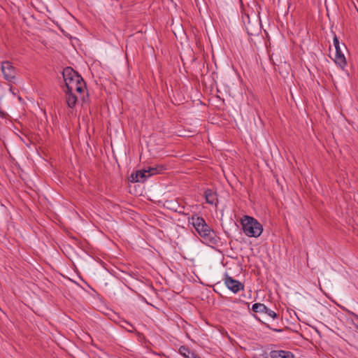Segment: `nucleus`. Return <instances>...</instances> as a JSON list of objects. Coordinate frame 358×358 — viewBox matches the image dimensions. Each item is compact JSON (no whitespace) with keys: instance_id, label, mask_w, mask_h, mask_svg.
I'll list each match as a JSON object with an SVG mask.
<instances>
[{"instance_id":"1","label":"nucleus","mask_w":358,"mask_h":358,"mask_svg":"<svg viewBox=\"0 0 358 358\" xmlns=\"http://www.w3.org/2000/svg\"><path fill=\"white\" fill-rule=\"evenodd\" d=\"M188 223L192 224L196 232L203 240L209 244L217 243L218 238L216 233L206 222L205 220L198 215H193L188 217Z\"/></svg>"},{"instance_id":"2","label":"nucleus","mask_w":358,"mask_h":358,"mask_svg":"<svg viewBox=\"0 0 358 358\" xmlns=\"http://www.w3.org/2000/svg\"><path fill=\"white\" fill-rule=\"evenodd\" d=\"M241 223L243 233L248 237L257 238L263 231L262 225L252 217L244 215L241 220Z\"/></svg>"},{"instance_id":"3","label":"nucleus","mask_w":358,"mask_h":358,"mask_svg":"<svg viewBox=\"0 0 358 358\" xmlns=\"http://www.w3.org/2000/svg\"><path fill=\"white\" fill-rule=\"evenodd\" d=\"M164 170L163 166L150 167L147 170H138L133 172L129 178L131 182H143L149 177L162 173Z\"/></svg>"},{"instance_id":"4","label":"nucleus","mask_w":358,"mask_h":358,"mask_svg":"<svg viewBox=\"0 0 358 358\" xmlns=\"http://www.w3.org/2000/svg\"><path fill=\"white\" fill-rule=\"evenodd\" d=\"M62 75L65 81L66 90H70L71 85H78L79 83L83 80V78L71 67L64 69Z\"/></svg>"},{"instance_id":"5","label":"nucleus","mask_w":358,"mask_h":358,"mask_svg":"<svg viewBox=\"0 0 358 358\" xmlns=\"http://www.w3.org/2000/svg\"><path fill=\"white\" fill-rule=\"evenodd\" d=\"M333 42L336 49L334 62L336 65L343 69L346 65V59L341 50L339 41L336 36L334 38Z\"/></svg>"},{"instance_id":"6","label":"nucleus","mask_w":358,"mask_h":358,"mask_svg":"<svg viewBox=\"0 0 358 358\" xmlns=\"http://www.w3.org/2000/svg\"><path fill=\"white\" fill-rule=\"evenodd\" d=\"M1 71L3 74V77L6 80L13 82L15 78V69L10 62L6 61L2 62Z\"/></svg>"},{"instance_id":"7","label":"nucleus","mask_w":358,"mask_h":358,"mask_svg":"<svg viewBox=\"0 0 358 358\" xmlns=\"http://www.w3.org/2000/svg\"><path fill=\"white\" fill-rule=\"evenodd\" d=\"M224 284L229 289L235 294L243 289L244 287L241 282L228 275L224 278Z\"/></svg>"},{"instance_id":"8","label":"nucleus","mask_w":358,"mask_h":358,"mask_svg":"<svg viewBox=\"0 0 358 358\" xmlns=\"http://www.w3.org/2000/svg\"><path fill=\"white\" fill-rule=\"evenodd\" d=\"M252 310L255 313H265L268 316L274 319L277 317V314L272 310L269 309L264 303H256L252 306Z\"/></svg>"},{"instance_id":"9","label":"nucleus","mask_w":358,"mask_h":358,"mask_svg":"<svg viewBox=\"0 0 358 358\" xmlns=\"http://www.w3.org/2000/svg\"><path fill=\"white\" fill-rule=\"evenodd\" d=\"M204 197L207 203L214 205L215 206H217L218 199L216 192H214L210 189H207L204 192Z\"/></svg>"},{"instance_id":"10","label":"nucleus","mask_w":358,"mask_h":358,"mask_svg":"<svg viewBox=\"0 0 358 358\" xmlns=\"http://www.w3.org/2000/svg\"><path fill=\"white\" fill-rule=\"evenodd\" d=\"M65 99L69 108H73L77 103L78 97L71 90H64Z\"/></svg>"},{"instance_id":"11","label":"nucleus","mask_w":358,"mask_h":358,"mask_svg":"<svg viewBox=\"0 0 358 358\" xmlns=\"http://www.w3.org/2000/svg\"><path fill=\"white\" fill-rule=\"evenodd\" d=\"M271 358H294V355L287 350H272L270 352Z\"/></svg>"},{"instance_id":"12","label":"nucleus","mask_w":358,"mask_h":358,"mask_svg":"<svg viewBox=\"0 0 358 358\" xmlns=\"http://www.w3.org/2000/svg\"><path fill=\"white\" fill-rule=\"evenodd\" d=\"M347 324L350 329L358 333V316L352 314V316L347 320Z\"/></svg>"},{"instance_id":"13","label":"nucleus","mask_w":358,"mask_h":358,"mask_svg":"<svg viewBox=\"0 0 358 358\" xmlns=\"http://www.w3.org/2000/svg\"><path fill=\"white\" fill-rule=\"evenodd\" d=\"M179 352L185 358H194L196 355L195 353L191 352L189 348L185 346H181L179 348Z\"/></svg>"},{"instance_id":"14","label":"nucleus","mask_w":358,"mask_h":358,"mask_svg":"<svg viewBox=\"0 0 358 358\" xmlns=\"http://www.w3.org/2000/svg\"><path fill=\"white\" fill-rule=\"evenodd\" d=\"M85 87V83L84 82V80L83 81H80L78 85H71L70 86V90L74 93V92H77L79 93H81L84 88Z\"/></svg>"},{"instance_id":"15","label":"nucleus","mask_w":358,"mask_h":358,"mask_svg":"<svg viewBox=\"0 0 358 358\" xmlns=\"http://www.w3.org/2000/svg\"><path fill=\"white\" fill-rule=\"evenodd\" d=\"M273 331H276V332H280L281 331V329H271Z\"/></svg>"},{"instance_id":"16","label":"nucleus","mask_w":358,"mask_h":358,"mask_svg":"<svg viewBox=\"0 0 358 358\" xmlns=\"http://www.w3.org/2000/svg\"><path fill=\"white\" fill-rule=\"evenodd\" d=\"M194 358H200V357L196 355Z\"/></svg>"}]
</instances>
